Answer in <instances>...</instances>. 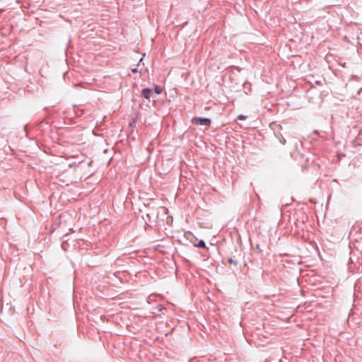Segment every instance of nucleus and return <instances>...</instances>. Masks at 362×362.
I'll return each mask as SVG.
<instances>
[{"label": "nucleus", "instance_id": "f3484780", "mask_svg": "<svg viewBox=\"0 0 362 362\" xmlns=\"http://www.w3.org/2000/svg\"><path fill=\"white\" fill-rule=\"evenodd\" d=\"M2 11H3V10H2V9H0V12H2Z\"/></svg>", "mask_w": 362, "mask_h": 362}, {"label": "nucleus", "instance_id": "423d86ee", "mask_svg": "<svg viewBox=\"0 0 362 362\" xmlns=\"http://www.w3.org/2000/svg\"><path fill=\"white\" fill-rule=\"evenodd\" d=\"M153 91L155 93L159 95L162 93L163 88L158 85H154Z\"/></svg>", "mask_w": 362, "mask_h": 362}, {"label": "nucleus", "instance_id": "9b49d317", "mask_svg": "<svg viewBox=\"0 0 362 362\" xmlns=\"http://www.w3.org/2000/svg\"><path fill=\"white\" fill-rule=\"evenodd\" d=\"M83 112H84V110H81V114H78V113H76V116H77V117H81V116L83 115Z\"/></svg>", "mask_w": 362, "mask_h": 362}, {"label": "nucleus", "instance_id": "f8f14e48", "mask_svg": "<svg viewBox=\"0 0 362 362\" xmlns=\"http://www.w3.org/2000/svg\"><path fill=\"white\" fill-rule=\"evenodd\" d=\"M44 123H45V121H44V120H42V121H41V122H40L38 123V126H39V127H40V126H41L42 124H44Z\"/></svg>", "mask_w": 362, "mask_h": 362}, {"label": "nucleus", "instance_id": "dca6fc26", "mask_svg": "<svg viewBox=\"0 0 362 362\" xmlns=\"http://www.w3.org/2000/svg\"><path fill=\"white\" fill-rule=\"evenodd\" d=\"M279 127L281 130L282 129V127L281 125H279Z\"/></svg>", "mask_w": 362, "mask_h": 362}, {"label": "nucleus", "instance_id": "f257e3e1", "mask_svg": "<svg viewBox=\"0 0 362 362\" xmlns=\"http://www.w3.org/2000/svg\"><path fill=\"white\" fill-rule=\"evenodd\" d=\"M191 122L194 124L209 127L211 124V119L208 117H194L191 119Z\"/></svg>", "mask_w": 362, "mask_h": 362}, {"label": "nucleus", "instance_id": "ddd939ff", "mask_svg": "<svg viewBox=\"0 0 362 362\" xmlns=\"http://www.w3.org/2000/svg\"><path fill=\"white\" fill-rule=\"evenodd\" d=\"M362 93V88H361L358 91V94L360 95L361 93Z\"/></svg>", "mask_w": 362, "mask_h": 362}, {"label": "nucleus", "instance_id": "f03ea898", "mask_svg": "<svg viewBox=\"0 0 362 362\" xmlns=\"http://www.w3.org/2000/svg\"><path fill=\"white\" fill-rule=\"evenodd\" d=\"M152 90L148 88H145L141 90V95L144 99H149L151 95Z\"/></svg>", "mask_w": 362, "mask_h": 362}, {"label": "nucleus", "instance_id": "0eeeda50", "mask_svg": "<svg viewBox=\"0 0 362 362\" xmlns=\"http://www.w3.org/2000/svg\"><path fill=\"white\" fill-rule=\"evenodd\" d=\"M278 139H279V142L281 144H283V145L286 144V139L281 134H280V137H278Z\"/></svg>", "mask_w": 362, "mask_h": 362}, {"label": "nucleus", "instance_id": "7ed1b4c3", "mask_svg": "<svg viewBox=\"0 0 362 362\" xmlns=\"http://www.w3.org/2000/svg\"><path fill=\"white\" fill-rule=\"evenodd\" d=\"M154 215H155V214L153 212L152 213L147 212V213L142 214V218L145 221V223H147V222L150 221L151 219V217L153 216Z\"/></svg>", "mask_w": 362, "mask_h": 362}, {"label": "nucleus", "instance_id": "4468645a", "mask_svg": "<svg viewBox=\"0 0 362 362\" xmlns=\"http://www.w3.org/2000/svg\"><path fill=\"white\" fill-rule=\"evenodd\" d=\"M54 230V226H52V228H51L50 232H51V233H52Z\"/></svg>", "mask_w": 362, "mask_h": 362}, {"label": "nucleus", "instance_id": "2eb2a0df", "mask_svg": "<svg viewBox=\"0 0 362 362\" xmlns=\"http://www.w3.org/2000/svg\"><path fill=\"white\" fill-rule=\"evenodd\" d=\"M44 110L46 111V112H48V108L47 107H45Z\"/></svg>", "mask_w": 362, "mask_h": 362}, {"label": "nucleus", "instance_id": "20e7f679", "mask_svg": "<svg viewBox=\"0 0 362 362\" xmlns=\"http://www.w3.org/2000/svg\"><path fill=\"white\" fill-rule=\"evenodd\" d=\"M228 262L230 264H233L234 266L236 267L238 264V259L237 258H235V256H233V257H229L228 259Z\"/></svg>", "mask_w": 362, "mask_h": 362}, {"label": "nucleus", "instance_id": "39448f33", "mask_svg": "<svg viewBox=\"0 0 362 362\" xmlns=\"http://www.w3.org/2000/svg\"><path fill=\"white\" fill-rule=\"evenodd\" d=\"M194 247H199V248H206V243L204 240H200L198 243L194 245Z\"/></svg>", "mask_w": 362, "mask_h": 362}, {"label": "nucleus", "instance_id": "6e6552de", "mask_svg": "<svg viewBox=\"0 0 362 362\" xmlns=\"http://www.w3.org/2000/svg\"><path fill=\"white\" fill-rule=\"evenodd\" d=\"M247 116H246V115H239L237 117V119H239V120H244V119H247Z\"/></svg>", "mask_w": 362, "mask_h": 362}, {"label": "nucleus", "instance_id": "1a4fd4ad", "mask_svg": "<svg viewBox=\"0 0 362 362\" xmlns=\"http://www.w3.org/2000/svg\"><path fill=\"white\" fill-rule=\"evenodd\" d=\"M255 250L258 251V252H261L262 250L260 248L259 245L257 243L255 245Z\"/></svg>", "mask_w": 362, "mask_h": 362}, {"label": "nucleus", "instance_id": "9d476101", "mask_svg": "<svg viewBox=\"0 0 362 362\" xmlns=\"http://www.w3.org/2000/svg\"><path fill=\"white\" fill-rule=\"evenodd\" d=\"M132 71L133 73H137V72H139V71H138V69H137V68L132 69Z\"/></svg>", "mask_w": 362, "mask_h": 362}]
</instances>
